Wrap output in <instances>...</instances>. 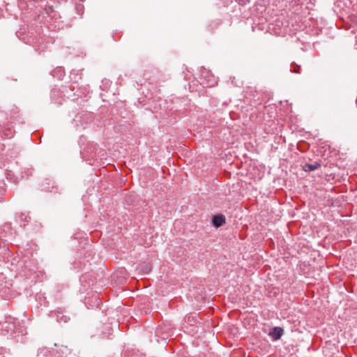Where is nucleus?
<instances>
[{
  "mask_svg": "<svg viewBox=\"0 0 357 357\" xmlns=\"http://www.w3.org/2000/svg\"><path fill=\"white\" fill-rule=\"evenodd\" d=\"M284 334V329L281 327L273 328L268 333V335L272 337L273 340H279Z\"/></svg>",
  "mask_w": 357,
  "mask_h": 357,
  "instance_id": "nucleus-1",
  "label": "nucleus"
},
{
  "mask_svg": "<svg viewBox=\"0 0 357 357\" xmlns=\"http://www.w3.org/2000/svg\"><path fill=\"white\" fill-rule=\"evenodd\" d=\"M212 223L215 227H220L225 223V217L222 214L214 215L212 218Z\"/></svg>",
  "mask_w": 357,
  "mask_h": 357,
  "instance_id": "nucleus-2",
  "label": "nucleus"
},
{
  "mask_svg": "<svg viewBox=\"0 0 357 357\" xmlns=\"http://www.w3.org/2000/svg\"><path fill=\"white\" fill-rule=\"evenodd\" d=\"M321 167V163L319 162H314L312 164H305L303 166V170L305 172H312L315 169H317Z\"/></svg>",
  "mask_w": 357,
  "mask_h": 357,
  "instance_id": "nucleus-3",
  "label": "nucleus"
},
{
  "mask_svg": "<svg viewBox=\"0 0 357 357\" xmlns=\"http://www.w3.org/2000/svg\"><path fill=\"white\" fill-rule=\"evenodd\" d=\"M57 321L59 322L63 321L64 323H66L68 321V317L61 313H59L57 315Z\"/></svg>",
  "mask_w": 357,
  "mask_h": 357,
  "instance_id": "nucleus-4",
  "label": "nucleus"
},
{
  "mask_svg": "<svg viewBox=\"0 0 357 357\" xmlns=\"http://www.w3.org/2000/svg\"><path fill=\"white\" fill-rule=\"evenodd\" d=\"M151 266L149 264H146L144 266V273H149L151 271Z\"/></svg>",
  "mask_w": 357,
  "mask_h": 357,
  "instance_id": "nucleus-5",
  "label": "nucleus"
},
{
  "mask_svg": "<svg viewBox=\"0 0 357 357\" xmlns=\"http://www.w3.org/2000/svg\"><path fill=\"white\" fill-rule=\"evenodd\" d=\"M88 278V275H82L81 278H80V281L82 283H83L84 282H86V279Z\"/></svg>",
  "mask_w": 357,
  "mask_h": 357,
  "instance_id": "nucleus-6",
  "label": "nucleus"
},
{
  "mask_svg": "<svg viewBox=\"0 0 357 357\" xmlns=\"http://www.w3.org/2000/svg\"><path fill=\"white\" fill-rule=\"evenodd\" d=\"M291 71L293 72V73H299L298 68H294V69L291 68Z\"/></svg>",
  "mask_w": 357,
  "mask_h": 357,
  "instance_id": "nucleus-7",
  "label": "nucleus"
},
{
  "mask_svg": "<svg viewBox=\"0 0 357 357\" xmlns=\"http://www.w3.org/2000/svg\"><path fill=\"white\" fill-rule=\"evenodd\" d=\"M85 148H83V151H81V154L82 155V158H85V155H84V151H85Z\"/></svg>",
  "mask_w": 357,
  "mask_h": 357,
  "instance_id": "nucleus-8",
  "label": "nucleus"
},
{
  "mask_svg": "<svg viewBox=\"0 0 357 357\" xmlns=\"http://www.w3.org/2000/svg\"><path fill=\"white\" fill-rule=\"evenodd\" d=\"M84 139H85V137H82L80 138V139H79V143H80L81 144H82V142H83Z\"/></svg>",
  "mask_w": 357,
  "mask_h": 357,
  "instance_id": "nucleus-9",
  "label": "nucleus"
}]
</instances>
